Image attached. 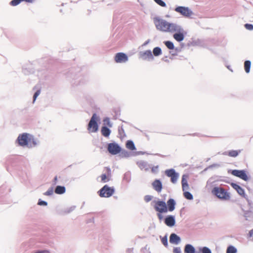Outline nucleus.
Segmentation results:
<instances>
[{
	"instance_id": "obj_26",
	"label": "nucleus",
	"mask_w": 253,
	"mask_h": 253,
	"mask_svg": "<svg viewBox=\"0 0 253 253\" xmlns=\"http://www.w3.org/2000/svg\"><path fill=\"white\" fill-rule=\"evenodd\" d=\"M126 147L130 150H135V147L133 142L131 140H128L126 143Z\"/></svg>"
},
{
	"instance_id": "obj_23",
	"label": "nucleus",
	"mask_w": 253,
	"mask_h": 253,
	"mask_svg": "<svg viewBox=\"0 0 253 253\" xmlns=\"http://www.w3.org/2000/svg\"><path fill=\"white\" fill-rule=\"evenodd\" d=\"M65 187L57 186L55 189V193L57 194H62L65 192Z\"/></svg>"
},
{
	"instance_id": "obj_39",
	"label": "nucleus",
	"mask_w": 253,
	"mask_h": 253,
	"mask_svg": "<svg viewBox=\"0 0 253 253\" xmlns=\"http://www.w3.org/2000/svg\"><path fill=\"white\" fill-rule=\"evenodd\" d=\"M38 205H40V206H46L47 203L45 201L39 200V201L38 202Z\"/></svg>"
},
{
	"instance_id": "obj_17",
	"label": "nucleus",
	"mask_w": 253,
	"mask_h": 253,
	"mask_svg": "<svg viewBox=\"0 0 253 253\" xmlns=\"http://www.w3.org/2000/svg\"><path fill=\"white\" fill-rule=\"evenodd\" d=\"M175 202L173 199H170L167 201V206L168 211H173L175 209Z\"/></svg>"
},
{
	"instance_id": "obj_3",
	"label": "nucleus",
	"mask_w": 253,
	"mask_h": 253,
	"mask_svg": "<svg viewBox=\"0 0 253 253\" xmlns=\"http://www.w3.org/2000/svg\"><path fill=\"white\" fill-rule=\"evenodd\" d=\"M174 11L186 18H193L195 16V13L188 7L178 6L175 8Z\"/></svg>"
},
{
	"instance_id": "obj_21",
	"label": "nucleus",
	"mask_w": 253,
	"mask_h": 253,
	"mask_svg": "<svg viewBox=\"0 0 253 253\" xmlns=\"http://www.w3.org/2000/svg\"><path fill=\"white\" fill-rule=\"evenodd\" d=\"M195 248L191 245L187 244L185 246L184 249L185 253H195Z\"/></svg>"
},
{
	"instance_id": "obj_42",
	"label": "nucleus",
	"mask_w": 253,
	"mask_h": 253,
	"mask_svg": "<svg viewBox=\"0 0 253 253\" xmlns=\"http://www.w3.org/2000/svg\"><path fill=\"white\" fill-rule=\"evenodd\" d=\"M34 253H50L47 250L39 251L35 252Z\"/></svg>"
},
{
	"instance_id": "obj_28",
	"label": "nucleus",
	"mask_w": 253,
	"mask_h": 253,
	"mask_svg": "<svg viewBox=\"0 0 253 253\" xmlns=\"http://www.w3.org/2000/svg\"><path fill=\"white\" fill-rule=\"evenodd\" d=\"M166 46L169 49H173L174 48L173 43L170 41H166L164 42Z\"/></svg>"
},
{
	"instance_id": "obj_37",
	"label": "nucleus",
	"mask_w": 253,
	"mask_h": 253,
	"mask_svg": "<svg viewBox=\"0 0 253 253\" xmlns=\"http://www.w3.org/2000/svg\"><path fill=\"white\" fill-rule=\"evenodd\" d=\"M245 28L250 31H252L253 30V25L252 24H246L245 25Z\"/></svg>"
},
{
	"instance_id": "obj_11",
	"label": "nucleus",
	"mask_w": 253,
	"mask_h": 253,
	"mask_svg": "<svg viewBox=\"0 0 253 253\" xmlns=\"http://www.w3.org/2000/svg\"><path fill=\"white\" fill-rule=\"evenodd\" d=\"M108 151L113 155H116L120 152L121 147L116 143H111L108 145Z\"/></svg>"
},
{
	"instance_id": "obj_16",
	"label": "nucleus",
	"mask_w": 253,
	"mask_h": 253,
	"mask_svg": "<svg viewBox=\"0 0 253 253\" xmlns=\"http://www.w3.org/2000/svg\"><path fill=\"white\" fill-rule=\"evenodd\" d=\"M231 185L232 187L237 191L240 195L244 197H245L244 190L240 186L235 183H232Z\"/></svg>"
},
{
	"instance_id": "obj_10",
	"label": "nucleus",
	"mask_w": 253,
	"mask_h": 253,
	"mask_svg": "<svg viewBox=\"0 0 253 253\" xmlns=\"http://www.w3.org/2000/svg\"><path fill=\"white\" fill-rule=\"evenodd\" d=\"M139 58L144 60L152 61L154 58L152 51L150 50H147L139 52Z\"/></svg>"
},
{
	"instance_id": "obj_46",
	"label": "nucleus",
	"mask_w": 253,
	"mask_h": 253,
	"mask_svg": "<svg viewBox=\"0 0 253 253\" xmlns=\"http://www.w3.org/2000/svg\"><path fill=\"white\" fill-rule=\"evenodd\" d=\"M57 176H55V177H54V181H57Z\"/></svg>"
},
{
	"instance_id": "obj_27",
	"label": "nucleus",
	"mask_w": 253,
	"mask_h": 253,
	"mask_svg": "<svg viewBox=\"0 0 253 253\" xmlns=\"http://www.w3.org/2000/svg\"><path fill=\"white\" fill-rule=\"evenodd\" d=\"M184 197L188 200H192L193 199V195L189 192L185 191H183Z\"/></svg>"
},
{
	"instance_id": "obj_13",
	"label": "nucleus",
	"mask_w": 253,
	"mask_h": 253,
	"mask_svg": "<svg viewBox=\"0 0 253 253\" xmlns=\"http://www.w3.org/2000/svg\"><path fill=\"white\" fill-rule=\"evenodd\" d=\"M104 169L106 173L102 174L100 176L101 181L104 183L109 181L110 180V177L111 176V171L110 169L109 168L106 167Z\"/></svg>"
},
{
	"instance_id": "obj_14",
	"label": "nucleus",
	"mask_w": 253,
	"mask_h": 253,
	"mask_svg": "<svg viewBox=\"0 0 253 253\" xmlns=\"http://www.w3.org/2000/svg\"><path fill=\"white\" fill-rule=\"evenodd\" d=\"M153 189L157 192L160 193L161 192L163 186L161 181L159 179L155 180L152 183Z\"/></svg>"
},
{
	"instance_id": "obj_7",
	"label": "nucleus",
	"mask_w": 253,
	"mask_h": 253,
	"mask_svg": "<svg viewBox=\"0 0 253 253\" xmlns=\"http://www.w3.org/2000/svg\"><path fill=\"white\" fill-rule=\"evenodd\" d=\"M154 208L155 211L159 212H167L168 211L167 204L163 201H155Z\"/></svg>"
},
{
	"instance_id": "obj_24",
	"label": "nucleus",
	"mask_w": 253,
	"mask_h": 253,
	"mask_svg": "<svg viewBox=\"0 0 253 253\" xmlns=\"http://www.w3.org/2000/svg\"><path fill=\"white\" fill-rule=\"evenodd\" d=\"M153 56H159L162 54V49L159 47H156L153 50Z\"/></svg>"
},
{
	"instance_id": "obj_15",
	"label": "nucleus",
	"mask_w": 253,
	"mask_h": 253,
	"mask_svg": "<svg viewBox=\"0 0 253 253\" xmlns=\"http://www.w3.org/2000/svg\"><path fill=\"white\" fill-rule=\"evenodd\" d=\"M165 224L169 227H172L175 225V220L174 216L172 215H169L166 217L165 219Z\"/></svg>"
},
{
	"instance_id": "obj_31",
	"label": "nucleus",
	"mask_w": 253,
	"mask_h": 253,
	"mask_svg": "<svg viewBox=\"0 0 253 253\" xmlns=\"http://www.w3.org/2000/svg\"><path fill=\"white\" fill-rule=\"evenodd\" d=\"M24 0H12L10 2V4L12 6H16Z\"/></svg>"
},
{
	"instance_id": "obj_34",
	"label": "nucleus",
	"mask_w": 253,
	"mask_h": 253,
	"mask_svg": "<svg viewBox=\"0 0 253 253\" xmlns=\"http://www.w3.org/2000/svg\"><path fill=\"white\" fill-rule=\"evenodd\" d=\"M161 242L163 245L167 247L168 246V239L167 236H165L161 239Z\"/></svg>"
},
{
	"instance_id": "obj_8",
	"label": "nucleus",
	"mask_w": 253,
	"mask_h": 253,
	"mask_svg": "<svg viewBox=\"0 0 253 253\" xmlns=\"http://www.w3.org/2000/svg\"><path fill=\"white\" fill-rule=\"evenodd\" d=\"M116 63L122 64L127 62L128 60L127 55L123 52H119L115 54L114 57Z\"/></svg>"
},
{
	"instance_id": "obj_32",
	"label": "nucleus",
	"mask_w": 253,
	"mask_h": 253,
	"mask_svg": "<svg viewBox=\"0 0 253 253\" xmlns=\"http://www.w3.org/2000/svg\"><path fill=\"white\" fill-rule=\"evenodd\" d=\"M200 251L202 253H211V251L206 247H203Z\"/></svg>"
},
{
	"instance_id": "obj_33",
	"label": "nucleus",
	"mask_w": 253,
	"mask_h": 253,
	"mask_svg": "<svg viewBox=\"0 0 253 253\" xmlns=\"http://www.w3.org/2000/svg\"><path fill=\"white\" fill-rule=\"evenodd\" d=\"M188 178V176L187 175L184 174L182 176V180H181V184H183L184 183H187V179Z\"/></svg>"
},
{
	"instance_id": "obj_43",
	"label": "nucleus",
	"mask_w": 253,
	"mask_h": 253,
	"mask_svg": "<svg viewBox=\"0 0 253 253\" xmlns=\"http://www.w3.org/2000/svg\"><path fill=\"white\" fill-rule=\"evenodd\" d=\"M173 252L174 253H180V250L178 248H175L173 249Z\"/></svg>"
},
{
	"instance_id": "obj_30",
	"label": "nucleus",
	"mask_w": 253,
	"mask_h": 253,
	"mask_svg": "<svg viewBox=\"0 0 253 253\" xmlns=\"http://www.w3.org/2000/svg\"><path fill=\"white\" fill-rule=\"evenodd\" d=\"M237 249L233 246H230L227 248L226 253H236Z\"/></svg>"
},
{
	"instance_id": "obj_18",
	"label": "nucleus",
	"mask_w": 253,
	"mask_h": 253,
	"mask_svg": "<svg viewBox=\"0 0 253 253\" xmlns=\"http://www.w3.org/2000/svg\"><path fill=\"white\" fill-rule=\"evenodd\" d=\"M180 239L176 234L172 233L169 237V242L171 244H177L180 242Z\"/></svg>"
},
{
	"instance_id": "obj_25",
	"label": "nucleus",
	"mask_w": 253,
	"mask_h": 253,
	"mask_svg": "<svg viewBox=\"0 0 253 253\" xmlns=\"http://www.w3.org/2000/svg\"><path fill=\"white\" fill-rule=\"evenodd\" d=\"M251 66V62L249 60H247L244 63V69L247 73H250V68Z\"/></svg>"
},
{
	"instance_id": "obj_19",
	"label": "nucleus",
	"mask_w": 253,
	"mask_h": 253,
	"mask_svg": "<svg viewBox=\"0 0 253 253\" xmlns=\"http://www.w3.org/2000/svg\"><path fill=\"white\" fill-rule=\"evenodd\" d=\"M42 90V85L41 84H37L34 88H33V91H34V95H40L41 93H43Z\"/></svg>"
},
{
	"instance_id": "obj_9",
	"label": "nucleus",
	"mask_w": 253,
	"mask_h": 253,
	"mask_svg": "<svg viewBox=\"0 0 253 253\" xmlns=\"http://www.w3.org/2000/svg\"><path fill=\"white\" fill-rule=\"evenodd\" d=\"M165 174L170 178V181L172 183H175L179 177L178 173L176 172L174 169H167L165 171Z\"/></svg>"
},
{
	"instance_id": "obj_35",
	"label": "nucleus",
	"mask_w": 253,
	"mask_h": 253,
	"mask_svg": "<svg viewBox=\"0 0 253 253\" xmlns=\"http://www.w3.org/2000/svg\"><path fill=\"white\" fill-rule=\"evenodd\" d=\"M53 189L51 188L49 189L46 192H45L44 193V195L46 196H50L51 195L53 194Z\"/></svg>"
},
{
	"instance_id": "obj_47",
	"label": "nucleus",
	"mask_w": 253,
	"mask_h": 253,
	"mask_svg": "<svg viewBox=\"0 0 253 253\" xmlns=\"http://www.w3.org/2000/svg\"><path fill=\"white\" fill-rule=\"evenodd\" d=\"M37 96H36V95L34 96V101L36 100V98Z\"/></svg>"
},
{
	"instance_id": "obj_40",
	"label": "nucleus",
	"mask_w": 253,
	"mask_h": 253,
	"mask_svg": "<svg viewBox=\"0 0 253 253\" xmlns=\"http://www.w3.org/2000/svg\"><path fill=\"white\" fill-rule=\"evenodd\" d=\"M162 213L163 212H158V213L157 214V216H158V218H159V219L160 220H162V219L163 218V216L162 214Z\"/></svg>"
},
{
	"instance_id": "obj_6",
	"label": "nucleus",
	"mask_w": 253,
	"mask_h": 253,
	"mask_svg": "<svg viewBox=\"0 0 253 253\" xmlns=\"http://www.w3.org/2000/svg\"><path fill=\"white\" fill-rule=\"evenodd\" d=\"M114 189L109 187L107 185H104L98 192L101 197L108 198L111 197L114 193Z\"/></svg>"
},
{
	"instance_id": "obj_5",
	"label": "nucleus",
	"mask_w": 253,
	"mask_h": 253,
	"mask_svg": "<svg viewBox=\"0 0 253 253\" xmlns=\"http://www.w3.org/2000/svg\"><path fill=\"white\" fill-rule=\"evenodd\" d=\"M99 118L96 114H93L87 126L89 132H95L98 130V126L97 121Z\"/></svg>"
},
{
	"instance_id": "obj_29",
	"label": "nucleus",
	"mask_w": 253,
	"mask_h": 253,
	"mask_svg": "<svg viewBox=\"0 0 253 253\" xmlns=\"http://www.w3.org/2000/svg\"><path fill=\"white\" fill-rule=\"evenodd\" d=\"M158 5L162 7H166L167 4L165 1L163 0H153Z\"/></svg>"
},
{
	"instance_id": "obj_1",
	"label": "nucleus",
	"mask_w": 253,
	"mask_h": 253,
	"mask_svg": "<svg viewBox=\"0 0 253 253\" xmlns=\"http://www.w3.org/2000/svg\"><path fill=\"white\" fill-rule=\"evenodd\" d=\"M153 22L157 30L163 33H174L173 38L178 42L184 40L185 32L181 25L169 22L159 16L154 17Z\"/></svg>"
},
{
	"instance_id": "obj_44",
	"label": "nucleus",
	"mask_w": 253,
	"mask_h": 253,
	"mask_svg": "<svg viewBox=\"0 0 253 253\" xmlns=\"http://www.w3.org/2000/svg\"><path fill=\"white\" fill-rule=\"evenodd\" d=\"M158 168V166L155 167H153V168H152V169H151V170H152V171L153 172H157V171Z\"/></svg>"
},
{
	"instance_id": "obj_48",
	"label": "nucleus",
	"mask_w": 253,
	"mask_h": 253,
	"mask_svg": "<svg viewBox=\"0 0 253 253\" xmlns=\"http://www.w3.org/2000/svg\"><path fill=\"white\" fill-rule=\"evenodd\" d=\"M148 43V42H146L145 43H144V45H146Z\"/></svg>"
},
{
	"instance_id": "obj_20",
	"label": "nucleus",
	"mask_w": 253,
	"mask_h": 253,
	"mask_svg": "<svg viewBox=\"0 0 253 253\" xmlns=\"http://www.w3.org/2000/svg\"><path fill=\"white\" fill-rule=\"evenodd\" d=\"M241 152V150H232L225 153V155H228L231 157H237Z\"/></svg>"
},
{
	"instance_id": "obj_12",
	"label": "nucleus",
	"mask_w": 253,
	"mask_h": 253,
	"mask_svg": "<svg viewBox=\"0 0 253 253\" xmlns=\"http://www.w3.org/2000/svg\"><path fill=\"white\" fill-rule=\"evenodd\" d=\"M231 173L232 175L238 177L245 181H247L249 179L246 171L244 170H233Z\"/></svg>"
},
{
	"instance_id": "obj_2",
	"label": "nucleus",
	"mask_w": 253,
	"mask_h": 253,
	"mask_svg": "<svg viewBox=\"0 0 253 253\" xmlns=\"http://www.w3.org/2000/svg\"><path fill=\"white\" fill-rule=\"evenodd\" d=\"M19 145L21 146H27L32 147L36 145L37 143L33 136L28 133H24L19 135L17 138Z\"/></svg>"
},
{
	"instance_id": "obj_22",
	"label": "nucleus",
	"mask_w": 253,
	"mask_h": 253,
	"mask_svg": "<svg viewBox=\"0 0 253 253\" xmlns=\"http://www.w3.org/2000/svg\"><path fill=\"white\" fill-rule=\"evenodd\" d=\"M102 135L105 137H108L111 133L110 130L106 126H102L101 129Z\"/></svg>"
},
{
	"instance_id": "obj_41",
	"label": "nucleus",
	"mask_w": 253,
	"mask_h": 253,
	"mask_svg": "<svg viewBox=\"0 0 253 253\" xmlns=\"http://www.w3.org/2000/svg\"><path fill=\"white\" fill-rule=\"evenodd\" d=\"M104 122L106 123V124L110 127L111 126V125L110 124L109 119H106L104 120Z\"/></svg>"
},
{
	"instance_id": "obj_38",
	"label": "nucleus",
	"mask_w": 253,
	"mask_h": 253,
	"mask_svg": "<svg viewBox=\"0 0 253 253\" xmlns=\"http://www.w3.org/2000/svg\"><path fill=\"white\" fill-rule=\"evenodd\" d=\"M182 188L183 191H185L188 190L189 185H188V183L182 184Z\"/></svg>"
},
{
	"instance_id": "obj_45",
	"label": "nucleus",
	"mask_w": 253,
	"mask_h": 253,
	"mask_svg": "<svg viewBox=\"0 0 253 253\" xmlns=\"http://www.w3.org/2000/svg\"><path fill=\"white\" fill-rule=\"evenodd\" d=\"M165 17L166 18H168V19H169V18H170L171 17V16L170 15V14H169L168 13V14H166V15H165Z\"/></svg>"
},
{
	"instance_id": "obj_4",
	"label": "nucleus",
	"mask_w": 253,
	"mask_h": 253,
	"mask_svg": "<svg viewBox=\"0 0 253 253\" xmlns=\"http://www.w3.org/2000/svg\"><path fill=\"white\" fill-rule=\"evenodd\" d=\"M211 192L219 199L226 200L230 199L229 193L221 187H215L212 189Z\"/></svg>"
},
{
	"instance_id": "obj_36",
	"label": "nucleus",
	"mask_w": 253,
	"mask_h": 253,
	"mask_svg": "<svg viewBox=\"0 0 253 253\" xmlns=\"http://www.w3.org/2000/svg\"><path fill=\"white\" fill-rule=\"evenodd\" d=\"M153 197L151 195H146L145 197H144V200L146 202H150V201L152 200Z\"/></svg>"
}]
</instances>
